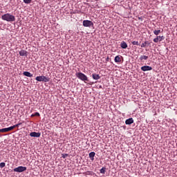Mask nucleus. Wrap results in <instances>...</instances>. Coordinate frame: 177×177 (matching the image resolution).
I'll use <instances>...</instances> for the list:
<instances>
[{"mask_svg": "<svg viewBox=\"0 0 177 177\" xmlns=\"http://www.w3.org/2000/svg\"><path fill=\"white\" fill-rule=\"evenodd\" d=\"M76 75H77V78H79L80 80H82V81H86V80H88L86 76L84 75V73H77Z\"/></svg>", "mask_w": 177, "mask_h": 177, "instance_id": "4", "label": "nucleus"}, {"mask_svg": "<svg viewBox=\"0 0 177 177\" xmlns=\"http://www.w3.org/2000/svg\"><path fill=\"white\" fill-rule=\"evenodd\" d=\"M62 158H66V157H68V154H67V153H63V154L62 155Z\"/></svg>", "mask_w": 177, "mask_h": 177, "instance_id": "26", "label": "nucleus"}, {"mask_svg": "<svg viewBox=\"0 0 177 177\" xmlns=\"http://www.w3.org/2000/svg\"><path fill=\"white\" fill-rule=\"evenodd\" d=\"M30 136H31V138H39L41 136V133H37L35 131L31 132Z\"/></svg>", "mask_w": 177, "mask_h": 177, "instance_id": "7", "label": "nucleus"}, {"mask_svg": "<svg viewBox=\"0 0 177 177\" xmlns=\"http://www.w3.org/2000/svg\"><path fill=\"white\" fill-rule=\"evenodd\" d=\"M120 46L122 49H127V48H128V44H127V42L125 41H122L120 44Z\"/></svg>", "mask_w": 177, "mask_h": 177, "instance_id": "11", "label": "nucleus"}, {"mask_svg": "<svg viewBox=\"0 0 177 177\" xmlns=\"http://www.w3.org/2000/svg\"><path fill=\"white\" fill-rule=\"evenodd\" d=\"M83 26L84 27H89V20H84L83 21Z\"/></svg>", "mask_w": 177, "mask_h": 177, "instance_id": "13", "label": "nucleus"}, {"mask_svg": "<svg viewBox=\"0 0 177 177\" xmlns=\"http://www.w3.org/2000/svg\"><path fill=\"white\" fill-rule=\"evenodd\" d=\"M106 62H110V57H109L106 58Z\"/></svg>", "mask_w": 177, "mask_h": 177, "instance_id": "29", "label": "nucleus"}, {"mask_svg": "<svg viewBox=\"0 0 177 177\" xmlns=\"http://www.w3.org/2000/svg\"><path fill=\"white\" fill-rule=\"evenodd\" d=\"M91 26H93V24L92 23V21H89V26L91 27Z\"/></svg>", "mask_w": 177, "mask_h": 177, "instance_id": "30", "label": "nucleus"}, {"mask_svg": "<svg viewBox=\"0 0 177 177\" xmlns=\"http://www.w3.org/2000/svg\"><path fill=\"white\" fill-rule=\"evenodd\" d=\"M19 55L20 56H26L27 57V56H28V53L25 50H21L19 51Z\"/></svg>", "mask_w": 177, "mask_h": 177, "instance_id": "10", "label": "nucleus"}, {"mask_svg": "<svg viewBox=\"0 0 177 177\" xmlns=\"http://www.w3.org/2000/svg\"><path fill=\"white\" fill-rule=\"evenodd\" d=\"M6 132H9L8 127L0 129V133H5Z\"/></svg>", "mask_w": 177, "mask_h": 177, "instance_id": "14", "label": "nucleus"}, {"mask_svg": "<svg viewBox=\"0 0 177 177\" xmlns=\"http://www.w3.org/2000/svg\"><path fill=\"white\" fill-rule=\"evenodd\" d=\"M147 59H149V57L146 56V55H143L140 57L141 60H147Z\"/></svg>", "mask_w": 177, "mask_h": 177, "instance_id": "19", "label": "nucleus"}, {"mask_svg": "<svg viewBox=\"0 0 177 177\" xmlns=\"http://www.w3.org/2000/svg\"><path fill=\"white\" fill-rule=\"evenodd\" d=\"M6 165L5 162H1L0 163V168H4V167Z\"/></svg>", "mask_w": 177, "mask_h": 177, "instance_id": "24", "label": "nucleus"}, {"mask_svg": "<svg viewBox=\"0 0 177 177\" xmlns=\"http://www.w3.org/2000/svg\"><path fill=\"white\" fill-rule=\"evenodd\" d=\"M23 74H24V75H25V77H29L30 78L32 77V74H31L28 71H25L23 73Z\"/></svg>", "mask_w": 177, "mask_h": 177, "instance_id": "12", "label": "nucleus"}, {"mask_svg": "<svg viewBox=\"0 0 177 177\" xmlns=\"http://www.w3.org/2000/svg\"><path fill=\"white\" fill-rule=\"evenodd\" d=\"M8 131H10L15 129V128H16V126L14 125V126H11L10 127H8Z\"/></svg>", "mask_w": 177, "mask_h": 177, "instance_id": "21", "label": "nucleus"}, {"mask_svg": "<svg viewBox=\"0 0 177 177\" xmlns=\"http://www.w3.org/2000/svg\"><path fill=\"white\" fill-rule=\"evenodd\" d=\"M8 131H10L15 129V128H16V126L14 125V126H11L10 127H8Z\"/></svg>", "mask_w": 177, "mask_h": 177, "instance_id": "20", "label": "nucleus"}, {"mask_svg": "<svg viewBox=\"0 0 177 177\" xmlns=\"http://www.w3.org/2000/svg\"><path fill=\"white\" fill-rule=\"evenodd\" d=\"M24 171H27L26 167L19 166L14 169V172H24Z\"/></svg>", "mask_w": 177, "mask_h": 177, "instance_id": "3", "label": "nucleus"}, {"mask_svg": "<svg viewBox=\"0 0 177 177\" xmlns=\"http://www.w3.org/2000/svg\"><path fill=\"white\" fill-rule=\"evenodd\" d=\"M161 32V30H154L153 34L155 35H158Z\"/></svg>", "mask_w": 177, "mask_h": 177, "instance_id": "18", "label": "nucleus"}, {"mask_svg": "<svg viewBox=\"0 0 177 177\" xmlns=\"http://www.w3.org/2000/svg\"><path fill=\"white\" fill-rule=\"evenodd\" d=\"M35 80L39 82H49L50 79L49 77H46V76L41 75L36 77Z\"/></svg>", "mask_w": 177, "mask_h": 177, "instance_id": "2", "label": "nucleus"}, {"mask_svg": "<svg viewBox=\"0 0 177 177\" xmlns=\"http://www.w3.org/2000/svg\"><path fill=\"white\" fill-rule=\"evenodd\" d=\"M95 152H91L89 153V157H90L91 161H93V160H94L93 157H95Z\"/></svg>", "mask_w": 177, "mask_h": 177, "instance_id": "16", "label": "nucleus"}, {"mask_svg": "<svg viewBox=\"0 0 177 177\" xmlns=\"http://www.w3.org/2000/svg\"><path fill=\"white\" fill-rule=\"evenodd\" d=\"M93 80H100V76L96 73L93 74Z\"/></svg>", "mask_w": 177, "mask_h": 177, "instance_id": "15", "label": "nucleus"}, {"mask_svg": "<svg viewBox=\"0 0 177 177\" xmlns=\"http://www.w3.org/2000/svg\"><path fill=\"white\" fill-rule=\"evenodd\" d=\"M146 45H147V41H145L141 44V48H146Z\"/></svg>", "mask_w": 177, "mask_h": 177, "instance_id": "22", "label": "nucleus"}, {"mask_svg": "<svg viewBox=\"0 0 177 177\" xmlns=\"http://www.w3.org/2000/svg\"><path fill=\"white\" fill-rule=\"evenodd\" d=\"M141 70L142 71H151V70H153V68L149 66H144L141 67Z\"/></svg>", "mask_w": 177, "mask_h": 177, "instance_id": "6", "label": "nucleus"}, {"mask_svg": "<svg viewBox=\"0 0 177 177\" xmlns=\"http://www.w3.org/2000/svg\"><path fill=\"white\" fill-rule=\"evenodd\" d=\"M164 39H165V37L164 36H157L156 38L153 39V42H155V44H157L158 42L164 41Z\"/></svg>", "mask_w": 177, "mask_h": 177, "instance_id": "5", "label": "nucleus"}, {"mask_svg": "<svg viewBox=\"0 0 177 177\" xmlns=\"http://www.w3.org/2000/svg\"><path fill=\"white\" fill-rule=\"evenodd\" d=\"M32 0H24V3H30Z\"/></svg>", "mask_w": 177, "mask_h": 177, "instance_id": "27", "label": "nucleus"}, {"mask_svg": "<svg viewBox=\"0 0 177 177\" xmlns=\"http://www.w3.org/2000/svg\"><path fill=\"white\" fill-rule=\"evenodd\" d=\"M31 116L32 117H39V113L36 112V113H35L34 115H32Z\"/></svg>", "mask_w": 177, "mask_h": 177, "instance_id": "23", "label": "nucleus"}, {"mask_svg": "<svg viewBox=\"0 0 177 177\" xmlns=\"http://www.w3.org/2000/svg\"><path fill=\"white\" fill-rule=\"evenodd\" d=\"M126 125H131V124H133V118H131L125 121Z\"/></svg>", "mask_w": 177, "mask_h": 177, "instance_id": "9", "label": "nucleus"}, {"mask_svg": "<svg viewBox=\"0 0 177 177\" xmlns=\"http://www.w3.org/2000/svg\"><path fill=\"white\" fill-rule=\"evenodd\" d=\"M20 125H21V122L18 123V124L14 125V127H15V128H19V127H20Z\"/></svg>", "mask_w": 177, "mask_h": 177, "instance_id": "28", "label": "nucleus"}, {"mask_svg": "<svg viewBox=\"0 0 177 177\" xmlns=\"http://www.w3.org/2000/svg\"><path fill=\"white\" fill-rule=\"evenodd\" d=\"M121 59H122V56L117 55L114 59L115 63H121Z\"/></svg>", "mask_w": 177, "mask_h": 177, "instance_id": "8", "label": "nucleus"}, {"mask_svg": "<svg viewBox=\"0 0 177 177\" xmlns=\"http://www.w3.org/2000/svg\"><path fill=\"white\" fill-rule=\"evenodd\" d=\"M100 174H106V167H102L100 170Z\"/></svg>", "mask_w": 177, "mask_h": 177, "instance_id": "17", "label": "nucleus"}, {"mask_svg": "<svg viewBox=\"0 0 177 177\" xmlns=\"http://www.w3.org/2000/svg\"><path fill=\"white\" fill-rule=\"evenodd\" d=\"M2 20H4L5 21H8L12 23V21H15L16 18L14 15H12L10 13H6L1 16Z\"/></svg>", "mask_w": 177, "mask_h": 177, "instance_id": "1", "label": "nucleus"}, {"mask_svg": "<svg viewBox=\"0 0 177 177\" xmlns=\"http://www.w3.org/2000/svg\"><path fill=\"white\" fill-rule=\"evenodd\" d=\"M132 45H137L138 46L139 45V41H133L131 42Z\"/></svg>", "mask_w": 177, "mask_h": 177, "instance_id": "25", "label": "nucleus"}]
</instances>
